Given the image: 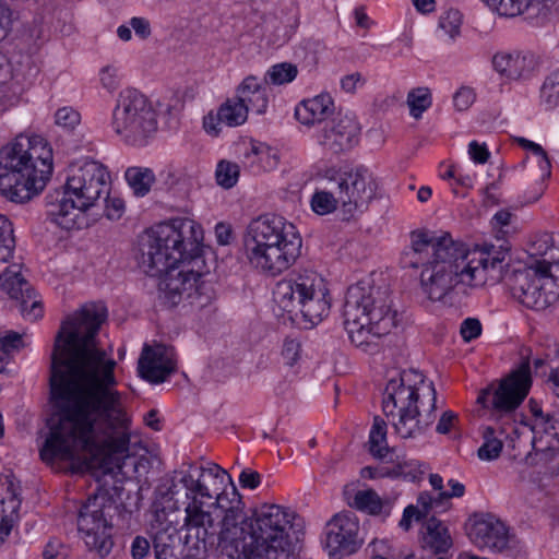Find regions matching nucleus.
<instances>
[{
    "instance_id": "obj_1",
    "label": "nucleus",
    "mask_w": 559,
    "mask_h": 559,
    "mask_svg": "<svg viewBox=\"0 0 559 559\" xmlns=\"http://www.w3.org/2000/svg\"><path fill=\"white\" fill-rule=\"evenodd\" d=\"M107 319L103 302L82 306L61 324L50 362L53 413L40 459L74 463L81 453L111 472L129 455L131 419L117 390V362L98 347L96 336Z\"/></svg>"
},
{
    "instance_id": "obj_2",
    "label": "nucleus",
    "mask_w": 559,
    "mask_h": 559,
    "mask_svg": "<svg viewBox=\"0 0 559 559\" xmlns=\"http://www.w3.org/2000/svg\"><path fill=\"white\" fill-rule=\"evenodd\" d=\"M508 250L495 246L469 249L450 234L437 237L417 229L409 234V247L401 254L403 269L423 267L420 287L432 301L454 305L483 286L488 280L499 281L507 265Z\"/></svg>"
},
{
    "instance_id": "obj_3",
    "label": "nucleus",
    "mask_w": 559,
    "mask_h": 559,
    "mask_svg": "<svg viewBox=\"0 0 559 559\" xmlns=\"http://www.w3.org/2000/svg\"><path fill=\"white\" fill-rule=\"evenodd\" d=\"M202 227L190 218H174L151 228L140 243L139 264L150 276H162L158 297L173 308L182 301L203 309L212 304L215 290L202 275L185 264L201 257Z\"/></svg>"
},
{
    "instance_id": "obj_4",
    "label": "nucleus",
    "mask_w": 559,
    "mask_h": 559,
    "mask_svg": "<svg viewBox=\"0 0 559 559\" xmlns=\"http://www.w3.org/2000/svg\"><path fill=\"white\" fill-rule=\"evenodd\" d=\"M293 512L276 504H264L251 519L243 512L241 521L219 533L218 559H297L288 530Z\"/></svg>"
},
{
    "instance_id": "obj_5",
    "label": "nucleus",
    "mask_w": 559,
    "mask_h": 559,
    "mask_svg": "<svg viewBox=\"0 0 559 559\" xmlns=\"http://www.w3.org/2000/svg\"><path fill=\"white\" fill-rule=\"evenodd\" d=\"M179 483L186 488L190 502L186 513L194 508L209 516V525L216 533L226 534L230 526L243 518L245 503L228 473L215 463L206 466L189 464L181 471Z\"/></svg>"
},
{
    "instance_id": "obj_6",
    "label": "nucleus",
    "mask_w": 559,
    "mask_h": 559,
    "mask_svg": "<svg viewBox=\"0 0 559 559\" xmlns=\"http://www.w3.org/2000/svg\"><path fill=\"white\" fill-rule=\"evenodd\" d=\"M344 326L350 342L362 352H379V341L397 324L388 285L367 278L352 285L343 309Z\"/></svg>"
},
{
    "instance_id": "obj_7",
    "label": "nucleus",
    "mask_w": 559,
    "mask_h": 559,
    "mask_svg": "<svg viewBox=\"0 0 559 559\" xmlns=\"http://www.w3.org/2000/svg\"><path fill=\"white\" fill-rule=\"evenodd\" d=\"M52 171V152L40 135L20 134L0 151V193L25 203L46 186Z\"/></svg>"
},
{
    "instance_id": "obj_8",
    "label": "nucleus",
    "mask_w": 559,
    "mask_h": 559,
    "mask_svg": "<svg viewBox=\"0 0 559 559\" xmlns=\"http://www.w3.org/2000/svg\"><path fill=\"white\" fill-rule=\"evenodd\" d=\"M437 392L433 383L414 369L403 370L388 381L382 409L395 432L402 439H414L436 419Z\"/></svg>"
},
{
    "instance_id": "obj_9",
    "label": "nucleus",
    "mask_w": 559,
    "mask_h": 559,
    "mask_svg": "<svg viewBox=\"0 0 559 559\" xmlns=\"http://www.w3.org/2000/svg\"><path fill=\"white\" fill-rule=\"evenodd\" d=\"M109 189L110 175L105 165L94 159L72 164L63 189L46 197L47 217L62 229L80 228L83 214Z\"/></svg>"
},
{
    "instance_id": "obj_10",
    "label": "nucleus",
    "mask_w": 559,
    "mask_h": 559,
    "mask_svg": "<svg viewBox=\"0 0 559 559\" xmlns=\"http://www.w3.org/2000/svg\"><path fill=\"white\" fill-rule=\"evenodd\" d=\"M243 243L249 263L273 276L295 263L302 247L296 227L276 215L253 219L247 228Z\"/></svg>"
},
{
    "instance_id": "obj_11",
    "label": "nucleus",
    "mask_w": 559,
    "mask_h": 559,
    "mask_svg": "<svg viewBox=\"0 0 559 559\" xmlns=\"http://www.w3.org/2000/svg\"><path fill=\"white\" fill-rule=\"evenodd\" d=\"M209 516L194 508L186 513L182 539L177 525L162 511L152 523V545L156 559H204L214 547L221 549L219 534L209 525Z\"/></svg>"
},
{
    "instance_id": "obj_12",
    "label": "nucleus",
    "mask_w": 559,
    "mask_h": 559,
    "mask_svg": "<svg viewBox=\"0 0 559 559\" xmlns=\"http://www.w3.org/2000/svg\"><path fill=\"white\" fill-rule=\"evenodd\" d=\"M323 278L313 271H305L288 280L280 281L273 290L278 309L297 324L311 328L328 316L330 301Z\"/></svg>"
},
{
    "instance_id": "obj_13",
    "label": "nucleus",
    "mask_w": 559,
    "mask_h": 559,
    "mask_svg": "<svg viewBox=\"0 0 559 559\" xmlns=\"http://www.w3.org/2000/svg\"><path fill=\"white\" fill-rule=\"evenodd\" d=\"M131 515V511H120V507L107 492H97L90 496L81 507L78 528L88 550L105 558L114 546V526H119V522H122V526H129Z\"/></svg>"
},
{
    "instance_id": "obj_14",
    "label": "nucleus",
    "mask_w": 559,
    "mask_h": 559,
    "mask_svg": "<svg viewBox=\"0 0 559 559\" xmlns=\"http://www.w3.org/2000/svg\"><path fill=\"white\" fill-rule=\"evenodd\" d=\"M110 127L124 143L143 146L157 131V112L144 94L126 88L118 94Z\"/></svg>"
},
{
    "instance_id": "obj_15",
    "label": "nucleus",
    "mask_w": 559,
    "mask_h": 559,
    "mask_svg": "<svg viewBox=\"0 0 559 559\" xmlns=\"http://www.w3.org/2000/svg\"><path fill=\"white\" fill-rule=\"evenodd\" d=\"M328 183L338 194L342 221H349L357 212L366 211L379 189L377 177L362 165L335 171L328 178Z\"/></svg>"
},
{
    "instance_id": "obj_16",
    "label": "nucleus",
    "mask_w": 559,
    "mask_h": 559,
    "mask_svg": "<svg viewBox=\"0 0 559 559\" xmlns=\"http://www.w3.org/2000/svg\"><path fill=\"white\" fill-rule=\"evenodd\" d=\"M507 284L512 298L528 309L544 310L559 297L556 274L543 273L534 265L513 271Z\"/></svg>"
},
{
    "instance_id": "obj_17",
    "label": "nucleus",
    "mask_w": 559,
    "mask_h": 559,
    "mask_svg": "<svg viewBox=\"0 0 559 559\" xmlns=\"http://www.w3.org/2000/svg\"><path fill=\"white\" fill-rule=\"evenodd\" d=\"M531 384L530 362L525 360L501 379L497 386L491 383L483 389L477 403L490 409L493 415L509 416L527 396Z\"/></svg>"
},
{
    "instance_id": "obj_18",
    "label": "nucleus",
    "mask_w": 559,
    "mask_h": 559,
    "mask_svg": "<svg viewBox=\"0 0 559 559\" xmlns=\"http://www.w3.org/2000/svg\"><path fill=\"white\" fill-rule=\"evenodd\" d=\"M364 544L359 520L352 511L335 514L325 525V548L330 557L355 554Z\"/></svg>"
},
{
    "instance_id": "obj_19",
    "label": "nucleus",
    "mask_w": 559,
    "mask_h": 559,
    "mask_svg": "<svg viewBox=\"0 0 559 559\" xmlns=\"http://www.w3.org/2000/svg\"><path fill=\"white\" fill-rule=\"evenodd\" d=\"M0 290L17 302L19 310L26 320L36 321L43 317L41 301L36 298L32 285L22 276L20 265L13 264L0 274Z\"/></svg>"
},
{
    "instance_id": "obj_20",
    "label": "nucleus",
    "mask_w": 559,
    "mask_h": 559,
    "mask_svg": "<svg viewBox=\"0 0 559 559\" xmlns=\"http://www.w3.org/2000/svg\"><path fill=\"white\" fill-rule=\"evenodd\" d=\"M467 535L478 548H488L499 552L507 549L510 543L508 527L493 516L475 520Z\"/></svg>"
},
{
    "instance_id": "obj_21",
    "label": "nucleus",
    "mask_w": 559,
    "mask_h": 559,
    "mask_svg": "<svg viewBox=\"0 0 559 559\" xmlns=\"http://www.w3.org/2000/svg\"><path fill=\"white\" fill-rule=\"evenodd\" d=\"M358 134L355 118L349 115H337L322 131L319 143L334 154L353 147Z\"/></svg>"
},
{
    "instance_id": "obj_22",
    "label": "nucleus",
    "mask_w": 559,
    "mask_h": 559,
    "mask_svg": "<svg viewBox=\"0 0 559 559\" xmlns=\"http://www.w3.org/2000/svg\"><path fill=\"white\" fill-rule=\"evenodd\" d=\"M176 369L175 361L164 346L145 345L138 362V371L142 379L151 383L164 382Z\"/></svg>"
},
{
    "instance_id": "obj_23",
    "label": "nucleus",
    "mask_w": 559,
    "mask_h": 559,
    "mask_svg": "<svg viewBox=\"0 0 559 559\" xmlns=\"http://www.w3.org/2000/svg\"><path fill=\"white\" fill-rule=\"evenodd\" d=\"M493 69L510 80L528 78L537 67V60L532 53L497 52L491 60Z\"/></svg>"
},
{
    "instance_id": "obj_24",
    "label": "nucleus",
    "mask_w": 559,
    "mask_h": 559,
    "mask_svg": "<svg viewBox=\"0 0 559 559\" xmlns=\"http://www.w3.org/2000/svg\"><path fill=\"white\" fill-rule=\"evenodd\" d=\"M21 501L14 489L13 476L0 477V545L5 540L19 518Z\"/></svg>"
},
{
    "instance_id": "obj_25",
    "label": "nucleus",
    "mask_w": 559,
    "mask_h": 559,
    "mask_svg": "<svg viewBox=\"0 0 559 559\" xmlns=\"http://www.w3.org/2000/svg\"><path fill=\"white\" fill-rule=\"evenodd\" d=\"M270 88L264 80H259L254 75H248L236 90V97L246 105L248 111L251 110L258 115L266 112L270 102Z\"/></svg>"
},
{
    "instance_id": "obj_26",
    "label": "nucleus",
    "mask_w": 559,
    "mask_h": 559,
    "mask_svg": "<svg viewBox=\"0 0 559 559\" xmlns=\"http://www.w3.org/2000/svg\"><path fill=\"white\" fill-rule=\"evenodd\" d=\"M278 160L276 150L258 141H250L249 146L242 153L241 159L243 167L254 175L275 169Z\"/></svg>"
},
{
    "instance_id": "obj_27",
    "label": "nucleus",
    "mask_w": 559,
    "mask_h": 559,
    "mask_svg": "<svg viewBox=\"0 0 559 559\" xmlns=\"http://www.w3.org/2000/svg\"><path fill=\"white\" fill-rule=\"evenodd\" d=\"M334 111V103L329 94H320L302 100L295 109L296 119L305 126H313L325 120Z\"/></svg>"
},
{
    "instance_id": "obj_28",
    "label": "nucleus",
    "mask_w": 559,
    "mask_h": 559,
    "mask_svg": "<svg viewBox=\"0 0 559 559\" xmlns=\"http://www.w3.org/2000/svg\"><path fill=\"white\" fill-rule=\"evenodd\" d=\"M421 534L423 548L435 555L447 554L453 545L448 527L435 516L425 521Z\"/></svg>"
},
{
    "instance_id": "obj_29",
    "label": "nucleus",
    "mask_w": 559,
    "mask_h": 559,
    "mask_svg": "<svg viewBox=\"0 0 559 559\" xmlns=\"http://www.w3.org/2000/svg\"><path fill=\"white\" fill-rule=\"evenodd\" d=\"M395 498H381L373 489L359 490L355 493L349 506L367 512L371 515H381L386 518L390 515Z\"/></svg>"
},
{
    "instance_id": "obj_30",
    "label": "nucleus",
    "mask_w": 559,
    "mask_h": 559,
    "mask_svg": "<svg viewBox=\"0 0 559 559\" xmlns=\"http://www.w3.org/2000/svg\"><path fill=\"white\" fill-rule=\"evenodd\" d=\"M124 177L128 185L138 197L146 195L152 185L155 182V175L153 170L147 167H129L126 170Z\"/></svg>"
},
{
    "instance_id": "obj_31",
    "label": "nucleus",
    "mask_w": 559,
    "mask_h": 559,
    "mask_svg": "<svg viewBox=\"0 0 559 559\" xmlns=\"http://www.w3.org/2000/svg\"><path fill=\"white\" fill-rule=\"evenodd\" d=\"M248 108L236 96L227 99L218 108V122L228 127H237L246 122L248 118Z\"/></svg>"
},
{
    "instance_id": "obj_32",
    "label": "nucleus",
    "mask_w": 559,
    "mask_h": 559,
    "mask_svg": "<svg viewBox=\"0 0 559 559\" xmlns=\"http://www.w3.org/2000/svg\"><path fill=\"white\" fill-rule=\"evenodd\" d=\"M369 451L370 453L380 460H383L390 453V449L386 443V423L376 417L373 426L369 435Z\"/></svg>"
},
{
    "instance_id": "obj_33",
    "label": "nucleus",
    "mask_w": 559,
    "mask_h": 559,
    "mask_svg": "<svg viewBox=\"0 0 559 559\" xmlns=\"http://www.w3.org/2000/svg\"><path fill=\"white\" fill-rule=\"evenodd\" d=\"M381 475H388L391 478L402 477L409 481H416L423 475L420 464L415 460H407L405 457H397L396 463L390 469H382Z\"/></svg>"
},
{
    "instance_id": "obj_34",
    "label": "nucleus",
    "mask_w": 559,
    "mask_h": 559,
    "mask_svg": "<svg viewBox=\"0 0 559 559\" xmlns=\"http://www.w3.org/2000/svg\"><path fill=\"white\" fill-rule=\"evenodd\" d=\"M484 443L478 449V457L483 461H493L499 457L503 443L502 440L497 436V429L487 426L483 430Z\"/></svg>"
},
{
    "instance_id": "obj_35",
    "label": "nucleus",
    "mask_w": 559,
    "mask_h": 559,
    "mask_svg": "<svg viewBox=\"0 0 559 559\" xmlns=\"http://www.w3.org/2000/svg\"><path fill=\"white\" fill-rule=\"evenodd\" d=\"M15 250V236L11 221L0 214V262H9Z\"/></svg>"
},
{
    "instance_id": "obj_36",
    "label": "nucleus",
    "mask_w": 559,
    "mask_h": 559,
    "mask_svg": "<svg viewBox=\"0 0 559 559\" xmlns=\"http://www.w3.org/2000/svg\"><path fill=\"white\" fill-rule=\"evenodd\" d=\"M341 205L338 194L328 185V190L316 191L311 198V207L314 213L325 215L336 210Z\"/></svg>"
},
{
    "instance_id": "obj_37",
    "label": "nucleus",
    "mask_w": 559,
    "mask_h": 559,
    "mask_svg": "<svg viewBox=\"0 0 559 559\" xmlns=\"http://www.w3.org/2000/svg\"><path fill=\"white\" fill-rule=\"evenodd\" d=\"M540 102L547 109L559 106V70H555L546 76L540 87Z\"/></svg>"
},
{
    "instance_id": "obj_38",
    "label": "nucleus",
    "mask_w": 559,
    "mask_h": 559,
    "mask_svg": "<svg viewBox=\"0 0 559 559\" xmlns=\"http://www.w3.org/2000/svg\"><path fill=\"white\" fill-rule=\"evenodd\" d=\"M407 105L413 118L419 119L431 106V93L427 87L413 88L407 95Z\"/></svg>"
},
{
    "instance_id": "obj_39",
    "label": "nucleus",
    "mask_w": 559,
    "mask_h": 559,
    "mask_svg": "<svg viewBox=\"0 0 559 559\" xmlns=\"http://www.w3.org/2000/svg\"><path fill=\"white\" fill-rule=\"evenodd\" d=\"M298 73L295 64L289 62H282L271 67L264 76V82L267 84L270 81L274 85H282L292 82Z\"/></svg>"
},
{
    "instance_id": "obj_40",
    "label": "nucleus",
    "mask_w": 559,
    "mask_h": 559,
    "mask_svg": "<svg viewBox=\"0 0 559 559\" xmlns=\"http://www.w3.org/2000/svg\"><path fill=\"white\" fill-rule=\"evenodd\" d=\"M239 173L240 169L236 163L221 160L215 171L216 181L221 187L230 189L237 183Z\"/></svg>"
},
{
    "instance_id": "obj_41",
    "label": "nucleus",
    "mask_w": 559,
    "mask_h": 559,
    "mask_svg": "<svg viewBox=\"0 0 559 559\" xmlns=\"http://www.w3.org/2000/svg\"><path fill=\"white\" fill-rule=\"evenodd\" d=\"M462 20L463 15L457 9H449L440 15L439 27L454 39L460 35Z\"/></svg>"
},
{
    "instance_id": "obj_42",
    "label": "nucleus",
    "mask_w": 559,
    "mask_h": 559,
    "mask_svg": "<svg viewBox=\"0 0 559 559\" xmlns=\"http://www.w3.org/2000/svg\"><path fill=\"white\" fill-rule=\"evenodd\" d=\"M265 32H271L269 35V41L273 45L281 46L286 43L292 34L293 29H288L286 25H283L276 17H271L265 21Z\"/></svg>"
},
{
    "instance_id": "obj_43",
    "label": "nucleus",
    "mask_w": 559,
    "mask_h": 559,
    "mask_svg": "<svg viewBox=\"0 0 559 559\" xmlns=\"http://www.w3.org/2000/svg\"><path fill=\"white\" fill-rule=\"evenodd\" d=\"M534 266L546 274H555L551 271L552 267L559 269V234H557V239L546 253L545 259L537 260Z\"/></svg>"
},
{
    "instance_id": "obj_44",
    "label": "nucleus",
    "mask_w": 559,
    "mask_h": 559,
    "mask_svg": "<svg viewBox=\"0 0 559 559\" xmlns=\"http://www.w3.org/2000/svg\"><path fill=\"white\" fill-rule=\"evenodd\" d=\"M301 342L298 338L286 337L282 347V357L287 366L296 365L301 358Z\"/></svg>"
},
{
    "instance_id": "obj_45",
    "label": "nucleus",
    "mask_w": 559,
    "mask_h": 559,
    "mask_svg": "<svg viewBox=\"0 0 559 559\" xmlns=\"http://www.w3.org/2000/svg\"><path fill=\"white\" fill-rule=\"evenodd\" d=\"M80 120L81 116L79 111L72 107L59 108L55 114L56 124L68 131L73 130L80 123Z\"/></svg>"
},
{
    "instance_id": "obj_46",
    "label": "nucleus",
    "mask_w": 559,
    "mask_h": 559,
    "mask_svg": "<svg viewBox=\"0 0 559 559\" xmlns=\"http://www.w3.org/2000/svg\"><path fill=\"white\" fill-rule=\"evenodd\" d=\"M25 346L22 334L9 331L4 335L0 336V348L5 357L19 352Z\"/></svg>"
},
{
    "instance_id": "obj_47",
    "label": "nucleus",
    "mask_w": 559,
    "mask_h": 559,
    "mask_svg": "<svg viewBox=\"0 0 559 559\" xmlns=\"http://www.w3.org/2000/svg\"><path fill=\"white\" fill-rule=\"evenodd\" d=\"M516 142L521 147L531 151L537 157V162L542 170L549 171L550 162L548 159L546 151L539 144L530 141L525 138H518Z\"/></svg>"
},
{
    "instance_id": "obj_48",
    "label": "nucleus",
    "mask_w": 559,
    "mask_h": 559,
    "mask_svg": "<svg viewBox=\"0 0 559 559\" xmlns=\"http://www.w3.org/2000/svg\"><path fill=\"white\" fill-rule=\"evenodd\" d=\"M557 239V234L544 233L535 237L531 243V254L545 259L546 253Z\"/></svg>"
},
{
    "instance_id": "obj_49",
    "label": "nucleus",
    "mask_w": 559,
    "mask_h": 559,
    "mask_svg": "<svg viewBox=\"0 0 559 559\" xmlns=\"http://www.w3.org/2000/svg\"><path fill=\"white\" fill-rule=\"evenodd\" d=\"M99 80L102 86L108 92L112 93L120 85V75L118 68L114 66H106L100 69Z\"/></svg>"
},
{
    "instance_id": "obj_50",
    "label": "nucleus",
    "mask_w": 559,
    "mask_h": 559,
    "mask_svg": "<svg viewBox=\"0 0 559 559\" xmlns=\"http://www.w3.org/2000/svg\"><path fill=\"white\" fill-rule=\"evenodd\" d=\"M536 430L559 439V413H549L538 420Z\"/></svg>"
},
{
    "instance_id": "obj_51",
    "label": "nucleus",
    "mask_w": 559,
    "mask_h": 559,
    "mask_svg": "<svg viewBox=\"0 0 559 559\" xmlns=\"http://www.w3.org/2000/svg\"><path fill=\"white\" fill-rule=\"evenodd\" d=\"M460 334L465 342H471L481 334V323L476 318H467L461 323Z\"/></svg>"
},
{
    "instance_id": "obj_52",
    "label": "nucleus",
    "mask_w": 559,
    "mask_h": 559,
    "mask_svg": "<svg viewBox=\"0 0 559 559\" xmlns=\"http://www.w3.org/2000/svg\"><path fill=\"white\" fill-rule=\"evenodd\" d=\"M105 195V213L109 219H119L124 210V202L117 197H109V192Z\"/></svg>"
},
{
    "instance_id": "obj_53",
    "label": "nucleus",
    "mask_w": 559,
    "mask_h": 559,
    "mask_svg": "<svg viewBox=\"0 0 559 559\" xmlns=\"http://www.w3.org/2000/svg\"><path fill=\"white\" fill-rule=\"evenodd\" d=\"M475 99V94L469 87H461L453 96L454 107L462 111L466 110Z\"/></svg>"
},
{
    "instance_id": "obj_54",
    "label": "nucleus",
    "mask_w": 559,
    "mask_h": 559,
    "mask_svg": "<svg viewBox=\"0 0 559 559\" xmlns=\"http://www.w3.org/2000/svg\"><path fill=\"white\" fill-rule=\"evenodd\" d=\"M365 84L366 79L359 72L347 74L341 80V86L346 93H355L358 87Z\"/></svg>"
},
{
    "instance_id": "obj_55",
    "label": "nucleus",
    "mask_w": 559,
    "mask_h": 559,
    "mask_svg": "<svg viewBox=\"0 0 559 559\" xmlns=\"http://www.w3.org/2000/svg\"><path fill=\"white\" fill-rule=\"evenodd\" d=\"M150 549V540L143 536H136L131 544V556L133 559H143Z\"/></svg>"
},
{
    "instance_id": "obj_56",
    "label": "nucleus",
    "mask_w": 559,
    "mask_h": 559,
    "mask_svg": "<svg viewBox=\"0 0 559 559\" xmlns=\"http://www.w3.org/2000/svg\"><path fill=\"white\" fill-rule=\"evenodd\" d=\"M129 24L140 38L146 39L151 36V24L147 19L134 16L130 20Z\"/></svg>"
},
{
    "instance_id": "obj_57",
    "label": "nucleus",
    "mask_w": 559,
    "mask_h": 559,
    "mask_svg": "<svg viewBox=\"0 0 559 559\" xmlns=\"http://www.w3.org/2000/svg\"><path fill=\"white\" fill-rule=\"evenodd\" d=\"M468 154L471 158L478 164H485L490 156V153L487 150L486 145H480L477 141H472L469 143Z\"/></svg>"
},
{
    "instance_id": "obj_58",
    "label": "nucleus",
    "mask_w": 559,
    "mask_h": 559,
    "mask_svg": "<svg viewBox=\"0 0 559 559\" xmlns=\"http://www.w3.org/2000/svg\"><path fill=\"white\" fill-rule=\"evenodd\" d=\"M67 552L58 540H50L43 551L44 559H66Z\"/></svg>"
},
{
    "instance_id": "obj_59",
    "label": "nucleus",
    "mask_w": 559,
    "mask_h": 559,
    "mask_svg": "<svg viewBox=\"0 0 559 559\" xmlns=\"http://www.w3.org/2000/svg\"><path fill=\"white\" fill-rule=\"evenodd\" d=\"M11 15L10 8L0 1V41L4 39L9 33L12 21Z\"/></svg>"
},
{
    "instance_id": "obj_60",
    "label": "nucleus",
    "mask_w": 559,
    "mask_h": 559,
    "mask_svg": "<svg viewBox=\"0 0 559 559\" xmlns=\"http://www.w3.org/2000/svg\"><path fill=\"white\" fill-rule=\"evenodd\" d=\"M456 420L455 413L452 411L444 412L437 424L436 431L441 435L448 433Z\"/></svg>"
},
{
    "instance_id": "obj_61",
    "label": "nucleus",
    "mask_w": 559,
    "mask_h": 559,
    "mask_svg": "<svg viewBox=\"0 0 559 559\" xmlns=\"http://www.w3.org/2000/svg\"><path fill=\"white\" fill-rule=\"evenodd\" d=\"M416 519L417 521L420 520L421 511H419L418 507H415L413 504L407 506L404 509L403 516L399 523L400 527H402L404 531H408L411 527L412 519Z\"/></svg>"
},
{
    "instance_id": "obj_62",
    "label": "nucleus",
    "mask_w": 559,
    "mask_h": 559,
    "mask_svg": "<svg viewBox=\"0 0 559 559\" xmlns=\"http://www.w3.org/2000/svg\"><path fill=\"white\" fill-rule=\"evenodd\" d=\"M239 483L243 488L254 489L260 485V474L250 469H243L239 475Z\"/></svg>"
},
{
    "instance_id": "obj_63",
    "label": "nucleus",
    "mask_w": 559,
    "mask_h": 559,
    "mask_svg": "<svg viewBox=\"0 0 559 559\" xmlns=\"http://www.w3.org/2000/svg\"><path fill=\"white\" fill-rule=\"evenodd\" d=\"M215 235L217 242L222 246L229 245L233 240L231 227L224 223H218L215 226Z\"/></svg>"
},
{
    "instance_id": "obj_64",
    "label": "nucleus",
    "mask_w": 559,
    "mask_h": 559,
    "mask_svg": "<svg viewBox=\"0 0 559 559\" xmlns=\"http://www.w3.org/2000/svg\"><path fill=\"white\" fill-rule=\"evenodd\" d=\"M222 122H218V112L216 115L209 114L203 120L205 131L212 135H217L219 133L221 129L218 126Z\"/></svg>"
}]
</instances>
